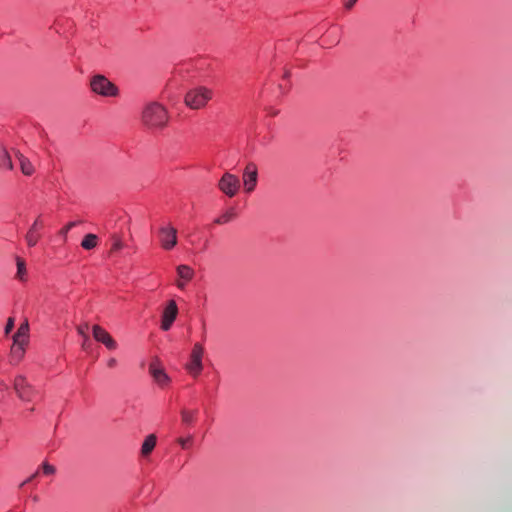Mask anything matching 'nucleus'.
Listing matches in <instances>:
<instances>
[{"instance_id": "obj_29", "label": "nucleus", "mask_w": 512, "mask_h": 512, "mask_svg": "<svg viewBox=\"0 0 512 512\" xmlns=\"http://www.w3.org/2000/svg\"><path fill=\"white\" fill-rule=\"evenodd\" d=\"M118 365V361L116 358L114 357H111L108 359L107 361V367L110 368V369H113L115 368L116 366Z\"/></svg>"}, {"instance_id": "obj_21", "label": "nucleus", "mask_w": 512, "mask_h": 512, "mask_svg": "<svg viewBox=\"0 0 512 512\" xmlns=\"http://www.w3.org/2000/svg\"><path fill=\"white\" fill-rule=\"evenodd\" d=\"M196 414H197V411L182 410V412H181L182 422L185 424H188V425L191 424L194 421Z\"/></svg>"}, {"instance_id": "obj_18", "label": "nucleus", "mask_w": 512, "mask_h": 512, "mask_svg": "<svg viewBox=\"0 0 512 512\" xmlns=\"http://www.w3.org/2000/svg\"><path fill=\"white\" fill-rule=\"evenodd\" d=\"M178 276L184 281H190L194 276V271L188 265H179L177 267Z\"/></svg>"}, {"instance_id": "obj_23", "label": "nucleus", "mask_w": 512, "mask_h": 512, "mask_svg": "<svg viewBox=\"0 0 512 512\" xmlns=\"http://www.w3.org/2000/svg\"><path fill=\"white\" fill-rule=\"evenodd\" d=\"M77 224L78 222H69L59 231V234L64 238V240H66L68 232Z\"/></svg>"}, {"instance_id": "obj_33", "label": "nucleus", "mask_w": 512, "mask_h": 512, "mask_svg": "<svg viewBox=\"0 0 512 512\" xmlns=\"http://www.w3.org/2000/svg\"><path fill=\"white\" fill-rule=\"evenodd\" d=\"M88 343H89V339H88V340H86V339L84 338L83 347H84V348H87Z\"/></svg>"}, {"instance_id": "obj_30", "label": "nucleus", "mask_w": 512, "mask_h": 512, "mask_svg": "<svg viewBox=\"0 0 512 512\" xmlns=\"http://www.w3.org/2000/svg\"><path fill=\"white\" fill-rule=\"evenodd\" d=\"M357 1L358 0H344V7L346 9H351Z\"/></svg>"}, {"instance_id": "obj_2", "label": "nucleus", "mask_w": 512, "mask_h": 512, "mask_svg": "<svg viewBox=\"0 0 512 512\" xmlns=\"http://www.w3.org/2000/svg\"><path fill=\"white\" fill-rule=\"evenodd\" d=\"M213 91L204 86H198L187 91L184 102L187 107L193 110L204 108L212 99Z\"/></svg>"}, {"instance_id": "obj_11", "label": "nucleus", "mask_w": 512, "mask_h": 512, "mask_svg": "<svg viewBox=\"0 0 512 512\" xmlns=\"http://www.w3.org/2000/svg\"><path fill=\"white\" fill-rule=\"evenodd\" d=\"M44 226L43 221L38 217L29 228L25 235L26 243L29 247H34L40 239L39 230Z\"/></svg>"}, {"instance_id": "obj_19", "label": "nucleus", "mask_w": 512, "mask_h": 512, "mask_svg": "<svg viewBox=\"0 0 512 512\" xmlns=\"http://www.w3.org/2000/svg\"><path fill=\"white\" fill-rule=\"evenodd\" d=\"M236 212L233 208L228 209L225 213L215 219L216 224H226L236 218Z\"/></svg>"}, {"instance_id": "obj_1", "label": "nucleus", "mask_w": 512, "mask_h": 512, "mask_svg": "<svg viewBox=\"0 0 512 512\" xmlns=\"http://www.w3.org/2000/svg\"><path fill=\"white\" fill-rule=\"evenodd\" d=\"M141 121L149 129H163L169 121V114L162 104L151 102L144 107Z\"/></svg>"}, {"instance_id": "obj_6", "label": "nucleus", "mask_w": 512, "mask_h": 512, "mask_svg": "<svg viewBox=\"0 0 512 512\" xmlns=\"http://www.w3.org/2000/svg\"><path fill=\"white\" fill-rule=\"evenodd\" d=\"M158 238L164 250H171L177 244V229L170 224L163 225L158 230Z\"/></svg>"}, {"instance_id": "obj_32", "label": "nucleus", "mask_w": 512, "mask_h": 512, "mask_svg": "<svg viewBox=\"0 0 512 512\" xmlns=\"http://www.w3.org/2000/svg\"><path fill=\"white\" fill-rule=\"evenodd\" d=\"M177 287H178V288H180V289H184V287H185V283H184V282H182V281H178V282H177Z\"/></svg>"}, {"instance_id": "obj_9", "label": "nucleus", "mask_w": 512, "mask_h": 512, "mask_svg": "<svg viewBox=\"0 0 512 512\" xmlns=\"http://www.w3.org/2000/svg\"><path fill=\"white\" fill-rule=\"evenodd\" d=\"M178 315V307L174 300H170L163 310L161 317V329L168 331Z\"/></svg>"}, {"instance_id": "obj_27", "label": "nucleus", "mask_w": 512, "mask_h": 512, "mask_svg": "<svg viewBox=\"0 0 512 512\" xmlns=\"http://www.w3.org/2000/svg\"><path fill=\"white\" fill-rule=\"evenodd\" d=\"M87 330H88V324H85V325H83V326H79V327L77 328L78 333H79L81 336H83V338H85L86 340H88V336H87V334H86V331H87Z\"/></svg>"}, {"instance_id": "obj_26", "label": "nucleus", "mask_w": 512, "mask_h": 512, "mask_svg": "<svg viewBox=\"0 0 512 512\" xmlns=\"http://www.w3.org/2000/svg\"><path fill=\"white\" fill-rule=\"evenodd\" d=\"M122 248H123V243L121 242V240L118 239V238H114V242H113V245H112V248H111V252L118 251V250H120Z\"/></svg>"}, {"instance_id": "obj_22", "label": "nucleus", "mask_w": 512, "mask_h": 512, "mask_svg": "<svg viewBox=\"0 0 512 512\" xmlns=\"http://www.w3.org/2000/svg\"><path fill=\"white\" fill-rule=\"evenodd\" d=\"M26 273L25 262L21 258H17V277L20 280L24 279V274Z\"/></svg>"}, {"instance_id": "obj_28", "label": "nucleus", "mask_w": 512, "mask_h": 512, "mask_svg": "<svg viewBox=\"0 0 512 512\" xmlns=\"http://www.w3.org/2000/svg\"><path fill=\"white\" fill-rule=\"evenodd\" d=\"M191 442V437L188 438H179L178 443L181 445L182 448H187L188 443Z\"/></svg>"}, {"instance_id": "obj_25", "label": "nucleus", "mask_w": 512, "mask_h": 512, "mask_svg": "<svg viewBox=\"0 0 512 512\" xmlns=\"http://www.w3.org/2000/svg\"><path fill=\"white\" fill-rule=\"evenodd\" d=\"M14 328V318L12 317H9L7 319V322H6V325H5V328H4V332L6 335H8Z\"/></svg>"}, {"instance_id": "obj_12", "label": "nucleus", "mask_w": 512, "mask_h": 512, "mask_svg": "<svg viewBox=\"0 0 512 512\" xmlns=\"http://www.w3.org/2000/svg\"><path fill=\"white\" fill-rule=\"evenodd\" d=\"M149 371L154 381L160 386H165L170 381V378L165 371L162 368H159L155 362L150 364Z\"/></svg>"}, {"instance_id": "obj_3", "label": "nucleus", "mask_w": 512, "mask_h": 512, "mask_svg": "<svg viewBox=\"0 0 512 512\" xmlns=\"http://www.w3.org/2000/svg\"><path fill=\"white\" fill-rule=\"evenodd\" d=\"M92 91L104 97H115L118 88L103 75H96L90 81Z\"/></svg>"}, {"instance_id": "obj_13", "label": "nucleus", "mask_w": 512, "mask_h": 512, "mask_svg": "<svg viewBox=\"0 0 512 512\" xmlns=\"http://www.w3.org/2000/svg\"><path fill=\"white\" fill-rule=\"evenodd\" d=\"M27 344L15 343L11 347L10 357L13 364H18L24 357L25 347Z\"/></svg>"}, {"instance_id": "obj_7", "label": "nucleus", "mask_w": 512, "mask_h": 512, "mask_svg": "<svg viewBox=\"0 0 512 512\" xmlns=\"http://www.w3.org/2000/svg\"><path fill=\"white\" fill-rule=\"evenodd\" d=\"M203 354H204L203 346L200 343L194 344L191 355H190V362L186 365L187 370L194 377L198 376L203 369V364H202Z\"/></svg>"}, {"instance_id": "obj_14", "label": "nucleus", "mask_w": 512, "mask_h": 512, "mask_svg": "<svg viewBox=\"0 0 512 512\" xmlns=\"http://www.w3.org/2000/svg\"><path fill=\"white\" fill-rule=\"evenodd\" d=\"M28 335H29V324L28 321H25L22 323L19 328L17 329V332L13 336V342L15 343H22L27 344L28 343Z\"/></svg>"}, {"instance_id": "obj_31", "label": "nucleus", "mask_w": 512, "mask_h": 512, "mask_svg": "<svg viewBox=\"0 0 512 512\" xmlns=\"http://www.w3.org/2000/svg\"><path fill=\"white\" fill-rule=\"evenodd\" d=\"M38 475V471L35 472L33 475H31L26 481H24L21 486L25 485L26 483L30 482L32 479H34Z\"/></svg>"}, {"instance_id": "obj_15", "label": "nucleus", "mask_w": 512, "mask_h": 512, "mask_svg": "<svg viewBox=\"0 0 512 512\" xmlns=\"http://www.w3.org/2000/svg\"><path fill=\"white\" fill-rule=\"evenodd\" d=\"M16 157L19 160L20 169L26 176H31L34 173V166L31 161L20 152L16 153Z\"/></svg>"}, {"instance_id": "obj_8", "label": "nucleus", "mask_w": 512, "mask_h": 512, "mask_svg": "<svg viewBox=\"0 0 512 512\" xmlns=\"http://www.w3.org/2000/svg\"><path fill=\"white\" fill-rule=\"evenodd\" d=\"M258 180V168L255 163L249 162L243 171V185L247 193L255 190Z\"/></svg>"}, {"instance_id": "obj_16", "label": "nucleus", "mask_w": 512, "mask_h": 512, "mask_svg": "<svg viewBox=\"0 0 512 512\" xmlns=\"http://www.w3.org/2000/svg\"><path fill=\"white\" fill-rule=\"evenodd\" d=\"M156 446V436L154 434L148 435L141 447L142 456H148Z\"/></svg>"}, {"instance_id": "obj_5", "label": "nucleus", "mask_w": 512, "mask_h": 512, "mask_svg": "<svg viewBox=\"0 0 512 512\" xmlns=\"http://www.w3.org/2000/svg\"><path fill=\"white\" fill-rule=\"evenodd\" d=\"M218 188L228 197H234L240 189V180L236 175L225 172L219 180Z\"/></svg>"}, {"instance_id": "obj_24", "label": "nucleus", "mask_w": 512, "mask_h": 512, "mask_svg": "<svg viewBox=\"0 0 512 512\" xmlns=\"http://www.w3.org/2000/svg\"><path fill=\"white\" fill-rule=\"evenodd\" d=\"M41 468L45 475H53L56 472V468L47 462H44Z\"/></svg>"}, {"instance_id": "obj_20", "label": "nucleus", "mask_w": 512, "mask_h": 512, "mask_svg": "<svg viewBox=\"0 0 512 512\" xmlns=\"http://www.w3.org/2000/svg\"><path fill=\"white\" fill-rule=\"evenodd\" d=\"M0 168H5L7 170L13 169L12 159H11L10 155L8 154V152L5 150L2 152V155L0 158Z\"/></svg>"}, {"instance_id": "obj_10", "label": "nucleus", "mask_w": 512, "mask_h": 512, "mask_svg": "<svg viewBox=\"0 0 512 512\" xmlns=\"http://www.w3.org/2000/svg\"><path fill=\"white\" fill-rule=\"evenodd\" d=\"M93 337L97 342L102 343L107 349L115 350L118 345L113 337L101 326L94 325L92 327Z\"/></svg>"}, {"instance_id": "obj_4", "label": "nucleus", "mask_w": 512, "mask_h": 512, "mask_svg": "<svg viewBox=\"0 0 512 512\" xmlns=\"http://www.w3.org/2000/svg\"><path fill=\"white\" fill-rule=\"evenodd\" d=\"M13 388L18 398L25 402L32 401L34 396L37 394L35 387L30 384L27 378L23 375H18L15 377Z\"/></svg>"}, {"instance_id": "obj_17", "label": "nucleus", "mask_w": 512, "mask_h": 512, "mask_svg": "<svg viewBox=\"0 0 512 512\" xmlns=\"http://www.w3.org/2000/svg\"><path fill=\"white\" fill-rule=\"evenodd\" d=\"M98 245V237L95 234L89 233L84 236L81 246L85 250L94 249Z\"/></svg>"}]
</instances>
